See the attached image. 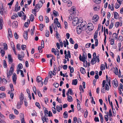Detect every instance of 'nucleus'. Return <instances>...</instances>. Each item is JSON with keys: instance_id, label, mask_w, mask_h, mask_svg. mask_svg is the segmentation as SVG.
<instances>
[{"instance_id": "1", "label": "nucleus", "mask_w": 123, "mask_h": 123, "mask_svg": "<svg viewBox=\"0 0 123 123\" xmlns=\"http://www.w3.org/2000/svg\"><path fill=\"white\" fill-rule=\"evenodd\" d=\"M42 78L40 76H38L36 78V81L39 83L38 85L40 87H42L43 85Z\"/></svg>"}, {"instance_id": "2", "label": "nucleus", "mask_w": 123, "mask_h": 123, "mask_svg": "<svg viewBox=\"0 0 123 123\" xmlns=\"http://www.w3.org/2000/svg\"><path fill=\"white\" fill-rule=\"evenodd\" d=\"M86 23L85 21H83L82 22H79L78 23V26H79L80 27L83 29L84 28V29L86 28Z\"/></svg>"}, {"instance_id": "3", "label": "nucleus", "mask_w": 123, "mask_h": 123, "mask_svg": "<svg viewBox=\"0 0 123 123\" xmlns=\"http://www.w3.org/2000/svg\"><path fill=\"white\" fill-rule=\"evenodd\" d=\"M72 25L74 26H75L77 25V24L79 23V20L78 18L75 17L73 18V20Z\"/></svg>"}, {"instance_id": "4", "label": "nucleus", "mask_w": 123, "mask_h": 123, "mask_svg": "<svg viewBox=\"0 0 123 123\" xmlns=\"http://www.w3.org/2000/svg\"><path fill=\"white\" fill-rule=\"evenodd\" d=\"M87 28L90 31H92L94 29V27L92 23H89L87 24Z\"/></svg>"}, {"instance_id": "5", "label": "nucleus", "mask_w": 123, "mask_h": 123, "mask_svg": "<svg viewBox=\"0 0 123 123\" xmlns=\"http://www.w3.org/2000/svg\"><path fill=\"white\" fill-rule=\"evenodd\" d=\"M17 78L16 75L15 74H14L12 76V79L13 83L14 84H16V80H17Z\"/></svg>"}, {"instance_id": "6", "label": "nucleus", "mask_w": 123, "mask_h": 123, "mask_svg": "<svg viewBox=\"0 0 123 123\" xmlns=\"http://www.w3.org/2000/svg\"><path fill=\"white\" fill-rule=\"evenodd\" d=\"M11 45L13 51L14 52L15 54V55H16L17 53L15 50V45H14L13 42H11Z\"/></svg>"}, {"instance_id": "7", "label": "nucleus", "mask_w": 123, "mask_h": 123, "mask_svg": "<svg viewBox=\"0 0 123 123\" xmlns=\"http://www.w3.org/2000/svg\"><path fill=\"white\" fill-rule=\"evenodd\" d=\"M83 28L80 27L79 26H78L77 28V33L78 34H80Z\"/></svg>"}, {"instance_id": "8", "label": "nucleus", "mask_w": 123, "mask_h": 123, "mask_svg": "<svg viewBox=\"0 0 123 123\" xmlns=\"http://www.w3.org/2000/svg\"><path fill=\"white\" fill-rule=\"evenodd\" d=\"M14 64L13 63H12L11 66V68H10L9 71L13 73L14 71Z\"/></svg>"}, {"instance_id": "9", "label": "nucleus", "mask_w": 123, "mask_h": 123, "mask_svg": "<svg viewBox=\"0 0 123 123\" xmlns=\"http://www.w3.org/2000/svg\"><path fill=\"white\" fill-rule=\"evenodd\" d=\"M20 99L21 105H22L23 103L22 101L24 99V95L22 93H21V96L20 97Z\"/></svg>"}, {"instance_id": "10", "label": "nucleus", "mask_w": 123, "mask_h": 123, "mask_svg": "<svg viewBox=\"0 0 123 123\" xmlns=\"http://www.w3.org/2000/svg\"><path fill=\"white\" fill-rule=\"evenodd\" d=\"M41 118L43 122H48V118H46L45 116L43 117L42 116Z\"/></svg>"}, {"instance_id": "11", "label": "nucleus", "mask_w": 123, "mask_h": 123, "mask_svg": "<svg viewBox=\"0 0 123 123\" xmlns=\"http://www.w3.org/2000/svg\"><path fill=\"white\" fill-rule=\"evenodd\" d=\"M79 59L80 61H82L83 62H84L85 60H86V58L85 56L82 57H81V55H80L79 57Z\"/></svg>"}, {"instance_id": "12", "label": "nucleus", "mask_w": 123, "mask_h": 123, "mask_svg": "<svg viewBox=\"0 0 123 123\" xmlns=\"http://www.w3.org/2000/svg\"><path fill=\"white\" fill-rule=\"evenodd\" d=\"M27 35H28L27 31H24L23 36L24 38L26 40H27L28 39Z\"/></svg>"}, {"instance_id": "13", "label": "nucleus", "mask_w": 123, "mask_h": 123, "mask_svg": "<svg viewBox=\"0 0 123 123\" xmlns=\"http://www.w3.org/2000/svg\"><path fill=\"white\" fill-rule=\"evenodd\" d=\"M98 16L97 15H95L93 17L92 19L94 21L96 22L98 21Z\"/></svg>"}, {"instance_id": "14", "label": "nucleus", "mask_w": 123, "mask_h": 123, "mask_svg": "<svg viewBox=\"0 0 123 123\" xmlns=\"http://www.w3.org/2000/svg\"><path fill=\"white\" fill-rule=\"evenodd\" d=\"M71 10L72 13H70V14L71 15H72V14L73 15L75 14V7H74V6L72 7L71 8Z\"/></svg>"}, {"instance_id": "15", "label": "nucleus", "mask_w": 123, "mask_h": 123, "mask_svg": "<svg viewBox=\"0 0 123 123\" xmlns=\"http://www.w3.org/2000/svg\"><path fill=\"white\" fill-rule=\"evenodd\" d=\"M112 83L113 84H114L115 86L116 87H117L118 86V84L117 83V82L116 80H113L112 82Z\"/></svg>"}, {"instance_id": "16", "label": "nucleus", "mask_w": 123, "mask_h": 123, "mask_svg": "<svg viewBox=\"0 0 123 123\" xmlns=\"http://www.w3.org/2000/svg\"><path fill=\"white\" fill-rule=\"evenodd\" d=\"M8 36L10 37H12V32L11 31L10 28H8Z\"/></svg>"}, {"instance_id": "17", "label": "nucleus", "mask_w": 123, "mask_h": 123, "mask_svg": "<svg viewBox=\"0 0 123 123\" xmlns=\"http://www.w3.org/2000/svg\"><path fill=\"white\" fill-rule=\"evenodd\" d=\"M4 11V9L2 6H0V13L2 15H3Z\"/></svg>"}, {"instance_id": "18", "label": "nucleus", "mask_w": 123, "mask_h": 123, "mask_svg": "<svg viewBox=\"0 0 123 123\" xmlns=\"http://www.w3.org/2000/svg\"><path fill=\"white\" fill-rule=\"evenodd\" d=\"M8 59L9 61L11 63L13 62V60L11 57V55H8Z\"/></svg>"}, {"instance_id": "19", "label": "nucleus", "mask_w": 123, "mask_h": 123, "mask_svg": "<svg viewBox=\"0 0 123 123\" xmlns=\"http://www.w3.org/2000/svg\"><path fill=\"white\" fill-rule=\"evenodd\" d=\"M0 52L1 54V56L3 57L5 54V51L3 49H2L1 48H0Z\"/></svg>"}, {"instance_id": "20", "label": "nucleus", "mask_w": 123, "mask_h": 123, "mask_svg": "<svg viewBox=\"0 0 123 123\" xmlns=\"http://www.w3.org/2000/svg\"><path fill=\"white\" fill-rule=\"evenodd\" d=\"M80 71L81 73L83 74H85L86 73L85 68L83 67H81L80 68Z\"/></svg>"}, {"instance_id": "21", "label": "nucleus", "mask_w": 123, "mask_h": 123, "mask_svg": "<svg viewBox=\"0 0 123 123\" xmlns=\"http://www.w3.org/2000/svg\"><path fill=\"white\" fill-rule=\"evenodd\" d=\"M118 14L116 12H115L114 14V18L116 19H117L118 18Z\"/></svg>"}, {"instance_id": "22", "label": "nucleus", "mask_w": 123, "mask_h": 123, "mask_svg": "<svg viewBox=\"0 0 123 123\" xmlns=\"http://www.w3.org/2000/svg\"><path fill=\"white\" fill-rule=\"evenodd\" d=\"M63 115L64 118H67L68 117V112L67 111H65L63 113Z\"/></svg>"}, {"instance_id": "23", "label": "nucleus", "mask_w": 123, "mask_h": 123, "mask_svg": "<svg viewBox=\"0 0 123 123\" xmlns=\"http://www.w3.org/2000/svg\"><path fill=\"white\" fill-rule=\"evenodd\" d=\"M77 83V79H74L73 80L72 84L73 85H76Z\"/></svg>"}, {"instance_id": "24", "label": "nucleus", "mask_w": 123, "mask_h": 123, "mask_svg": "<svg viewBox=\"0 0 123 123\" xmlns=\"http://www.w3.org/2000/svg\"><path fill=\"white\" fill-rule=\"evenodd\" d=\"M67 100L69 102H71L73 101L72 97L71 96L67 97Z\"/></svg>"}, {"instance_id": "25", "label": "nucleus", "mask_w": 123, "mask_h": 123, "mask_svg": "<svg viewBox=\"0 0 123 123\" xmlns=\"http://www.w3.org/2000/svg\"><path fill=\"white\" fill-rule=\"evenodd\" d=\"M48 110H47V109L46 108H45V110L44 111V114L45 115L44 116L48 117L47 115H48Z\"/></svg>"}, {"instance_id": "26", "label": "nucleus", "mask_w": 123, "mask_h": 123, "mask_svg": "<svg viewBox=\"0 0 123 123\" xmlns=\"http://www.w3.org/2000/svg\"><path fill=\"white\" fill-rule=\"evenodd\" d=\"M9 118L11 119H12L15 118V117L13 114H11L9 116Z\"/></svg>"}, {"instance_id": "27", "label": "nucleus", "mask_w": 123, "mask_h": 123, "mask_svg": "<svg viewBox=\"0 0 123 123\" xmlns=\"http://www.w3.org/2000/svg\"><path fill=\"white\" fill-rule=\"evenodd\" d=\"M12 74L13 73L9 71V73H8V72H7V77L8 79H9L10 78V76H11L12 75Z\"/></svg>"}, {"instance_id": "28", "label": "nucleus", "mask_w": 123, "mask_h": 123, "mask_svg": "<svg viewBox=\"0 0 123 123\" xmlns=\"http://www.w3.org/2000/svg\"><path fill=\"white\" fill-rule=\"evenodd\" d=\"M66 2H67L68 4V7H70L72 5V2L71 1H67V0H66Z\"/></svg>"}, {"instance_id": "29", "label": "nucleus", "mask_w": 123, "mask_h": 123, "mask_svg": "<svg viewBox=\"0 0 123 123\" xmlns=\"http://www.w3.org/2000/svg\"><path fill=\"white\" fill-rule=\"evenodd\" d=\"M30 18L31 21L32 22L33 21L34 18V15L31 14L30 16Z\"/></svg>"}, {"instance_id": "30", "label": "nucleus", "mask_w": 123, "mask_h": 123, "mask_svg": "<svg viewBox=\"0 0 123 123\" xmlns=\"http://www.w3.org/2000/svg\"><path fill=\"white\" fill-rule=\"evenodd\" d=\"M40 2H39L38 4H37L36 5L37 6L38 8L39 9L41 7L42 5L43 4H41Z\"/></svg>"}, {"instance_id": "31", "label": "nucleus", "mask_w": 123, "mask_h": 123, "mask_svg": "<svg viewBox=\"0 0 123 123\" xmlns=\"http://www.w3.org/2000/svg\"><path fill=\"white\" fill-rule=\"evenodd\" d=\"M113 37L115 39H116L117 38V35L116 33H114L113 35Z\"/></svg>"}, {"instance_id": "32", "label": "nucleus", "mask_w": 123, "mask_h": 123, "mask_svg": "<svg viewBox=\"0 0 123 123\" xmlns=\"http://www.w3.org/2000/svg\"><path fill=\"white\" fill-rule=\"evenodd\" d=\"M94 39L95 41V45L96 47L98 45V40L97 39V38H94Z\"/></svg>"}, {"instance_id": "33", "label": "nucleus", "mask_w": 123, "mask_h": 123, "mask_svg": "<svg viewBox=\"0 0 123 123\" xmlns=\"http://www.w3.org/2000/svg\"><path fill=\"white\" fill-rule=\"evenodd\" d=\"M6 96V94L4 93H2L0 94V98H3L5 97Z\"/></svg>"}, {"instance_id": "34", "label": "nucleus", "mask_w": 123, "mask_h": 123, "mask_svg": "<svg viewBox=\"0 0 123 123\" xmlns=\"http://www.w3.org/2000/svg\"><path fill=\"white\" fill-rule=\"evenodd\" d=\"M18 25V22L17 21H15L13 22V26L15 27H17V25Z\"/></svg>"}, {"instance_id": "35", "label": "nucleus", "mask_w": 123, "mask_h": 123, "mask_svg": "<svg viewBox=\"0 0 123 123\" xmlns=\"http://www.w3.org/2000/svg\"><path fill=\"white\" fill-rule=\"evenodd\" d=\"M79 89L81 92L82 93L84 92V89H83L82 86L81 85H80V86Z\"/></svg>"}, {"instance_id": "36", "label": "nucleus", "mask_w": 123, "mask_h": 123, "mask_svg": "<svg viewBox=\"0 0 123 123\" xmlns=\"http://www.w3.org/2000/svg\"><path fill=\"white\" fill-rule=\"evenodd\" d=\"M105 65L104 64H102L100 66V69L101 70H103L105 69Z\"/></svg>"}, {"instance_id": "37", "label": "nucleus", "mask_w": 123, "mask_h": 123, "mask_svg": "<svg viewBox=\"0 0 123 123\" xmlns=\"http://www.w3.org/2000/svg\"><path fill=\"white\" fill-rule=\"evenodd\" d=\"M101 0H93L94 2L97 4H99L101 2Z\"/></svg>"}, {"instance_id": "38", "label": "nucleus", "mask_w": 123, "mask_h": 123, "mask_svg": "<svg viewBox=\"0 0 123 123\" xmlns=\"http://www.w3.org/2000/svg\"><path fill=\"white\" fill-rule=\"evenodd\" d=\"M4 47L5 50H6L7 49V45L6 43H4Z\"/></svg>"}, {"instance_id": "39", "label": "nucleus", "mask_w": 123, "mask_h": 123, "mask_svg": "<svg viewBox=\"0 0 123 123\" xmlns=\"http://www.w3.org/2000/svg\"><path fill=\"white\" fill-rule=\"evenodd\" d=\"M20 6L19 7L18 6V7H15L14 8V11L17 12L18 10H20Z\"/></svg>"}, {"instance_id": "40", "label": "nucleus", "mask_w": 123, "mask_h": 123, "mask_svg": "<svg viewBox=\"0 0 123 123\" xmlns=\"http://www.w3.org/2000/svg\"><path fill=\"white\" fill-rule=\"evenodd\" d=\"M77 121V118L76 117H74L73 118V121L72 122V123H76Z\"/></svg>"}, {"instance_id": "41", "label": "nucleus", "mask_w": 123, "mask_h": 123, "mask_svg": "<svg viewBox=\"0 0 123 123\" xmlns=\"http://www.w3.org/2000/svg\"><path fill=\"white\" fill-rule=\"evenodd\" d=\"M42 47L40 46L38 47V50H39V52L40 53H42L43 51L42 50Z\"/></svg>"}, {"instance_id": "42", "label": "nucleus", "mask_w": 123, "mask_h": 123, "mask_svg": "<svg viewBox=\"0 0 123 123\" xmlns=\"http://www.w3.org/2000/svg\"><path fill=\"white\" fill-rule=\"evenodd\" d=\"M113 22H111L110 24L109 27V29H111L113 27L114 25Z\"/></svg>"}, {"instance_id": "43", "label": "nucleus", "mask_w": 123, "mask_h": 123, "mask_svg": "<svg viewBox=\"0 0 123 123\" xmlns=\"http://www.w3.org/2000/svg\"><path fill=\"white\" fill-rule=\"evenodd\" d=\"M91 43H87L85 45V47L86 48H89L91 45Z\"/></svg>"}, {"instance_id": "44", "label": "nucleus", "mask_w": 123, "mask_h": 123, "mask_svg": "<svg viewBox=\"0 0 123 123\" xmlns=\"http://www.w3.org/2000/svg\"><path fill=\"white\" fill-rule=\"evenodd\" d=\"M49 32L48 30H46L45 34V36L47 37H48L49 35Z\"/></svg>"}, {"instance_id": "45", "label": "nucleus", "mask_w": 123, "mask_h": 123, "mask_svg": "<svg viewBox=\"0 0 123 123\" xmlns=\"http://www.w3.org/2000/svg\"><path fill=\"white\" fill-rule=\"evenodd\" d=\"M52 109L53 113L54 114H55L56 113V111L55 108V107H52Z\"/></svg>"}, {"instance_id": "46", "label": "nucleus", "mask_w": 123, "mask_h": 123, "mask_svg": "<svg viewBox=\"0 0 123 123\" xmlns=\"http://www.w3.org/2000/svg\"><path fill=\"white\" fill-rule=\"evenodd\" d=\"M68 91H69V92L70 95H72L73 94V93L72 92V90L71 89L69 88L68 89Z\"/></svg>"}, {"instance_id": "47", "label": "nucleus", "mask_w": 123, "mask_h": 123, "mask_svg": "<svg viewBox=\"0 0 123 123\" xmlns=\"http://www.w3.org/2000/svg\"><path fill=\"white\" fill-rule=\"evenodd\" d=\"M18 59L20 61H22V58L23 57L21 55H20L19 54H18Z\"/></svg>"}, {"instance_id": "48", "label": "nucleus", "mask_w": 123, "mask_h": 123, "mask_svg": "<svg viewBox=\"0 0 123 123\" xmlns=\"http://www.w3.org/2000/svg\"><path fill=\"white\" fill-rule=\"evenodd\" d=\"M3 66L4 68H6L7 67V64L6 61L5 60L3 61Z\"/></svg>"}, {"instance_id": "49", "label": "nucleus", "mask_w": 123, "mask_h": 123, "mask_svg": "<svg viewBox=\"0 0 123 123\" xmlns=\"http://www.w3.org/2000/svg\"><path fill=\"white\" fill-rule=\"evenodd\" d=\"M105 90L108 91L109 89V86L107 84H106L105 86Z\"/></svg>"}, {"instance_id": "50", "label": "nucleus", "mask_w": 123, "mask_h": 123, "mask_svg": "<svg viewBox=\"0 0 123 123\" xmlns=\"http://www.w3.org/2000/svg\"><path fill=\"white\" fill-rule=\"evenodd\" d=\"M118 39L120 42H122L123 40V37L122 36H120L118 37Z\"/></svg>"}, {"instance_id": "51", "label": "nucleus", "mask_w": 123, "mask_h": 123, "mask_svg": "<svg viewBox=\"0 0 123 123\" xmlns=\"http://www.w3.org/2000/svg\"><path fill=\"white\" fill-rule=\"evenodd\" d=\"M95 58L96 59H95V60L96 61V62H99V56H97L96 57V58Z\"/></svg>"}, {"instance_id": "52", "label": "nucleus", "mask_w": 123, "mask_h": 123, "mask_svg": "<svg viewBox=\"0 0 123 123\" xmlns=\"http://www.w3.org/2000/svg\"><path fill=\"white\" fill-rule=\"evenodd\" d=\"M45 21L46 23H48L49 21V18L47 16H45Z\"/></svg>"}, {"instance_id": "53", "label": "nucleus", "mask_w": 123, "mask_h": 123, "mask_svg": "<svg viewBox=\"0 0 123 123\" xmlns=\"http://www.w3.org/2000/svg\"><path fill=\"white\" fill-rule=\"evenodd\" d=\"M88 115V112L87 110H86V111L85 112L84 116L86 118Z\"/></svg>"}, {"instance_id": "54", "label": "nucleus", "mask_w": 123, "mask_h": 123, "mask_svg": "<svg viewBox=\"0 0 123 123\" xmlns=\"http://www.w3.org/2000/svg\"><path fill=\"white\" fill-rule=\"evenodd\" d=\"M114 73L117 75L118 74V69L117 68H114Z\"/></svg>"}, {"instance_id": "55", "label": "nucleus", "mask_w": 123, "mask_h": 123, "mask_svg": "<svg viewBox=\"0 0 123 123\" xmlns=\"http://www.w3.org/2000/svg\"><path fill=\"white\" fill-rule=\"evenodd\" d=\"M20 46V44L19 43L17 45V48L18 50H20L21 49Z\"/></svg>"}, {"instance_id": "56", "label": "nucleus", "mask_w": 123, "mask_h": 123, "mask_svg": "<svg viewBox=\"0 0 123 123\" xmlns=\"http://www.w3.org/2000/svg\"><path fill=\"white\" fill-rule=\"evenodd\" d=\"M14 35L15 36V38L16 39H18L19 37L18 35L15 32L14 34Z\"/></svg>"}, {"instance_id": "57", "label": "nucleus", "mask_w": 123, "mask_h": 123, "mask_svg": "<svg viewBox=\"0 0 123 123\" xmlns=\"http://www.w3.org/2000/svg\"><path fill=\"white\" fill-rule=\"evenodd\" d=\"M77 108L79 111L81 107L80 105V104L79 103H78L77 106Z\"/></svg>"}, {"instance_id": "58", "label": "nucleus", "mask_w": 123, "mask_h": 123, "mask_svg": "<svg viewBox=\"0 0 123 123\" xmlns=\"http://www.w3.org/2000/svg\"><path fill=\"white\" fill-rule=\"evenodd\" d=\"M40 57V54H39L36 53L35 54L34 57L35 58H37Z\"/></svg>"}, {"instance_id": "59", "label": "nucleus", "mask_w": 123, "mask_h": 123, "mask_svg": "<svg viewBox=\"0 0 123 123\" xmlns=\"http://www.w3.org/2000/svg\"><path fill=\"white\" fill-rule=\"evenodd\" d=\"M120 5L119 6L117 3H116L115 6V8L116 9H118Z\"/></svg>"}, {"instance_id": "60", "label": "nucleus", "mask_w": 123, "mask_h": 123, "mask_svg": "<svg viewBox=\"0 0 123 123\" xmlns=\"http://www.w3.org/2000/svg\"><path fill=\"white\" fill-rule=\"evenodd\" d=\"M35 105L39 108L40 109V105L38 103L36 102L35 103Z\"/></svg>"}, {"instance_id": "61", "label": "nucleus", "mask_w": 123, "mask_h": 123, "mask_svg": "<svg viewBox=\"0 0 123 123\" xmlns=\"http://www.w3.org/2000/svg\"><path fill=\"white\" fill-rule=\"evenodd\" d=\"M104 117L106 121H107L108 120V116L107 115H105Z\"/></svg>"}, {"instance_id": "62", "label": "nucleus", "mask_w": 123, "mask_h": 123, "mask_svg": "<svg viewBox=\"0 0 123 123\" xmlns=\"http://www.w3.org/2000/svg\"><path fill=\"white\" fill-rule=\"evenodd\" d=\"M119 22H116L115 23V26L117 27V28L118 27V26H119Z\"/></svg>"}, {"instance_id": "63", "label": "nucleus", "mask_w": 123, "mask_h": 123, "mask_svg": "<svg viewBox=\"0 0 123 123\" xmlns=\"http://www.w3.org/2000/svg\"><path fill=\"white\" fill-rule=\"evenodd\" d=\"M18 68L19 69H21L23 68V66L21 63H19L18 65Z\"/></svg>"}, {"instance_id": "64", "label": "nucleus", "mask_w": 123, "mask_h": 123, "mask_svg": "<svg viewBox=\"0 0 123 123\" xmlns=\"http://www.w3.org/2000/svg\"><path fill=\"white\" fill-rule=\"evenodd\" d=\"M53 85L56 88L58 87L59 86V84L57 83H54Z\"/></svg>"}]
</instances>
